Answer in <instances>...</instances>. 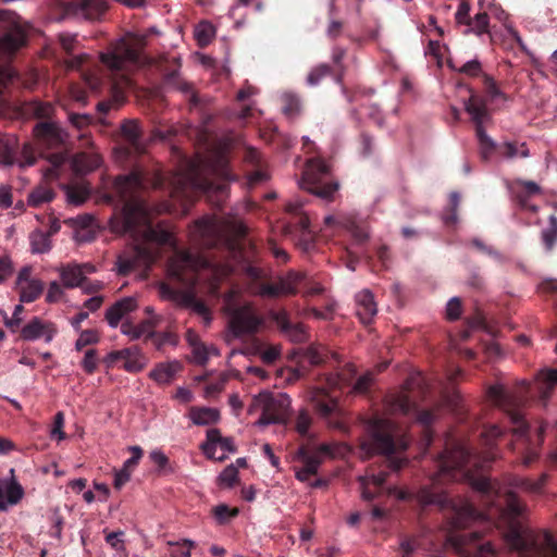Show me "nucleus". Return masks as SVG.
<instances>
[{"instance_id":"f257e3e1","label":"nucleus","mask_w":557,"mask_h":557,"mask_svg":"<svg viewBox=\"0 0 557 557\" xmlns=\"http://www.w3.org/2000/svg\"><path fill=\"white\" fill-rule=\"evenodd\" d=\"M211 188L210 182L200 183L197 177L184 172L165 177L160 171L136 168L128 174L116 176L110 197L117 200L121 212L113 228L129 234L135 242L131 256H119L117 273L125 276L138 267H150L158 259L161 246H174L172 233L160 223H153V210L145 198L149 189H165L174 201L187 209L196 190L208 193Z\"/></svg>"},{"instance_id":"f03ea898","label":"nucleus","mask_w":557,"mask_h":557,"mask_svg":"<svg viewBox=\"0 0 557 557\" xmlns=\"http://www.w3.org/2000/svg\"><path fill=\"white\" fill-rule=\"evenodd\" d=\"M486 506V518L505 528V540L518 557H557V544L547 532L524 528L519 518L524 506L512 490L502 488L497 481L482 476L473 481Z\"/></svg>"},{"instance_id":"7ed1b4c3","label":"nucleus","mask_w":557,"mask_h":557,"mask_svg":"<svg viewBox=\"0 0 557 557\" xmlns=\"http://www.w3.org/2000/svg\"><path fill=\"white\" fill-rule=\"evenodd\" d=\"M481 461V456L467 442L449 438L444 451L438 455L437 471L431 476V484L421 486L417 492L400 491L399 498L416 499L422 506L444 507L448 499L442 484L469 476L472 468L480 467Z\"/></svg>"},{"instance_id":"20e7f679","label":"nucleus","mask_w":557,"mask_h":557,"mask_svg":"<svg viewBox=\"0 0 557 557\" xmlns=\"http://www.w3.org/2000/svg\"><path fill=\"white\" fill-rule=\"evenodd\" d=\"M361 450L367 457L374 454L385 456L386 467L375 472L370 469L364 478H360L361 496L364 500L371 502L376 497V492L370 488L373 485L376 490H381L389 474V471H399L408 460L394 456L398 451L407 448V442L404 437L397 436V426L388 419L375 417L368 423V438L360 445Z\"/></svg>"},{"instance_id":"39448f33","label":"nucleus","mask_w":557,"mask_h":557,"mask_svg":"<svg viewBox=\"0 0 557 557\" xmlns=\"http://www.w3.org/2000/svg\"><path fill=\"white\" fill-rule=\"evenodd\" d=\"M530 385L521 381L516 388H508L504 384H494L487 387L488 400L499 408L512 425V434L516 438L513 449L522 455V463L530 466L539 457L536 447L530 438V425L521 413V407L527 401Z\"/></svg>"},{"instance_id":"423d86ee","label":"nucleus","mask_w":557,"mask_h":557,"mask_svg":"<svg viewBox=\"0 0 557 557\" xmlns=\"http://www.w3.org/2000/svg\"><path fill=\"white\" fill-rule=\"evenodd\" d=\"M34 136L41 148L54 149V152L41 153L50 166L44 170L42 175L46 181H54L60 176V170L69 159L65 143L66 132L53 121H41L35 124L33 128Z\"/></svg>"},{"instance_id":"0eeeda50","label":"nucleus","mask_w":557,"mask_h":557,"mask_svg":"<svg viewBox=\"0 0 557 557\" xmlns=\"http://www.w3.org/2000/svg\"><path fill=\"white\" fill-rule=\"evenodd\" d=\"M424 379L421 374L413 375L405 382V391L396 393L388 398V410L394 414L412 416L424 426V438L429 446L433 441L431 425L435 421V412L429 409H419L410 398L408 392L414 387H422Z\"/></svg>"},{"instance_id":"6e6552de","label":"nucleus","mask_w":557,"mask_h":557,"mask_svg":"<svg viewBox=\"0 0 557 557\" xmlns=\"http://www.w3.org/2000/svg\"><path fill=\"white\" fill-rule=\"evenodd\" d=\"M469 91L470 97L466 101L465 108L475 124L480 158L482 161L488 162L498 152L499 144L491 138L483 127L484 121L488 117L486 100L472 88Z\"/></svg>"},{"instance_id":"1a4fd4ad","label":"nucleus","mask_w":557,"mask_h":557,"mask_svg":"<svg viewBox=\"0 0 557 557\" xmlns=\"http://www.w3.org/2000/svg\"><path fill=\"white\" fill-rule=\"evenodd\" d=\"M299 186L325 201H332L339 187L338 183L331 178L327 164L322 161H314L308 165Z\"/></svg>"},{"instance_id":"9d476101","label":"nucleus","mask_w":557,"mask_h":557,"mask_svg":"<svg viewBox=\"0 0 557 557\" xmlns=\"http://www.w3.org/2000/svg\"><path fill=\"white\" fill-rule=\"evenodd\" d=\"M290 397L287 394L264 397L259 425L286 424L290 416Z\"/></svg>"},{"instance_id":"9b49d317","label":"nucleus","mask_w":557,"mask_h":557,"mask_svg":"<svg viewBox=\"0 0 557 557\" xmlns=\"http://www.w3.org/2000/svg\"><path fill=\"white\" fill-rule=\"evenodd\" d=\"M137 60L138 51L124 39L117 40L108 51L100 53L101 63L111 72H120L126 63H135Z\"/></svg>"},{"instance_id":"f8f14e48","label":"nucleus","mask_w":557,"mask_h":557,"mask_svg":"<svg viewBox=\"0 0 557 557\" xmlns=\"http://www.w3.org/2000/svg\"><path fill=\"white\" fill-rule=\"evenodd\" d=\"M117 361H123L122 368L129 373L140 372L147 363L146 357L137 346L109 352L103 359L108 369H112Z\"/></svg>"},{"instance_id":"ddd939ff","label":"nucleus","mask_w":557,"mask_h":557,"mask_svg":"<svg viewBox=\"0 0 557 557\" xmlns=\"http://www.w3.org/2000/svg\"><path fill=\"white\" fill-rule=\"evenodd\" d=\"M263 319L248 305L237 308L230 321L235 336L252 335L262 326Z\"/></svg>"},{"instance_id":"4468645a","label":"nucleus","mask_w":557,"mask_h":557,"mask_svg":"<svg viewBox=\"0 0 557 557\" xmlns=\"http://www.w3.org/2000/svg\"><path fill=\"white\" fill-rule=\"evenodd\" d=\"M203 262L189 251H177L169 262V272L182 283L193 282L197 268Z\"/></svg>"},{"instance_id":"2eb2a0df","label":"nucleus","mask_w":557,"mask_h":557,"mask_svg":"<svg viewBox=\"0 0 557 557\" xmlns=\"http://www.w3.org/2000/svg\"><path fill=\"white\" fill-rule=\"evenodd\" d=\"M269 317L292 343L301 344L308 341L309 335L305 325L300 322H292L289 313L285 309L271 310Z\"/></svg>"},{"instance_id":"dca6fc26","label":"nucleus","mask_w":557,"mask_h":557,"mask_svg":"<svg viewBox=\"0 0 557 557\" xmlns=\"http://www.w3.org/2000/svg\"><path fill=\"white\" fill-rule=\"evenodd\" d=\"M178 62L177 59H175ZM181 64L177 63L176 67L164 75V84L173 89L180 91L187 100L188 109L190 111L201 109L203 100L199 97L191 83L186 82L178 75Z\"/></svg>"},{"instance_id":"f3484780","label":"nucleus","mask_w":557,"mask_h":557,"mask_svg":"<svg viewBox=\"0 0 557 557\" xmlns=\"http://www.w3.org/2000/svg\"><path fill=\"white\" fill-rule=\"evenodd\" d=\"M507 188L520 208L532 212L537 211V206L529 203V200L532 197L540 195L542 191L541 186L537 183L517 178L509 182L507 184Z\"/></svg>"},{"instance_id":"a211bd4d","label":"nucleus","mask_w":557,"mask_h":557,"mask_svg":"<svg viewBox=\"0 0 557 557\" xmlns=\"http://www.w3.org/2000/svg\"><path fill=\"white\" fill-rule=\"evenodd\" d=\"M57 333L58 329L53 322L44 321L38 317H34L21 329L20 337L27 342L44 338L46 343H50Z\"/></svg>"},{"instance_id":"6ab92c4d","label":"nucleus","mask_w":557,"mask_h":557,"mask_svg":"<svg viewBox=\"0 0 557 557\" xmlns=\"http://www.w3.org/2000/svg\"><path fill=\"white\" fill-rule=\"evenodd\" d=\"M108 5L103 0H75L65 4V11L85 20H99L107 11Z\"/></svg>"},{"instance_id":"aec40b11","label":"nucleus","mask_w":557,"mask_h":557,"mask_svg":"<svg viewBox=\"0 0 557 557\" xmlns=\"http://www.w3.org/2000/svg\"><path fill=\"white\" fill-rule=\"evenodd\" d=\"M111 97L109 99L99 101L97 111L100 114H107L112 108H119L125 100V89L129 85V79L125 75H120L119 78H112L108 83Z\"/></svg>"},{"instance_id":"412c9836","label":"nucleus","mask_w":557,"mask_h":557,"mask_svg":"<svg viewBox=\"0 0 557 557\" xmlns=\"http://www.w3.org/2000/svg\"><path fill=\"white\" fill-rule=\"evenodd\" d=\"M557 386V369L544 368L535 375V388L543 406L547 405L554 388Z\"/></svg>"},{"instance_id":"4be33fe9","label":"nucleus","mask_w":557,"mask_h":557,"mask_svg":"<svg viewBox=\"0 0 557 557\" xmlns=\"http://www.w3.org/2000/svg\"><path fill=\"white\" fill-rule=\"evenodd\" d=\"M25 32L20 27H13L0 37V57H12L26 44Z\"/></svg>"},{"instance_id":"5701e85b","label":"nucleus","mask_w":557,"mask_h":557,"mask_svg":"<svg viewBox=\"0 0 557 557\" xmlns=\"http://www.w3.org/2000/svg\"><path fill=\"white\" fill-rule=\"evenodd\" d=\"M137 301L134 297H124L108 308L106 320L109 325L116 327L122 318L137 308Z\"/></svg>"},{"instance_id":"b1692460","label":"nucleus","mask_w":557,"mask_h":557,"mask_svg":"<svg viewBox=\"0 0 557 557\" xmlns=\"http://www.w3.org/2000/svg\"><path fill=\"white\" fill-rule=\"evenodd\" d=\"M159 321V317H153L146 319L136 325L131 322H124L121 325V332L128 335L132 339H138L141 336H145V342H147L149 341V332L158 325Z\"/></svg>"},{"instance_id":"393cba45","label":"nucleus","mask_w":557,"mask_h":557,"mask_svg":"<svg viewBox=\"0 0 557 557\" xmlns=\"http://www.w3.org/2000/svg\"><path fill=\"white\" fill-rule=\"evenodd\" d=\"M102 159L98 153L79 152L72 160L73 171L77 175H85L97 170L101 165Z\"/></svg>"},{"instance_id":"a878e982","label":"nucleus","mask_w":557,"mask_h":557,"mask_svg":"<svg viewBox=\"0 0 557 557\" xmlns=\"http://www.w3.org/2000/svg\"><path fill=\"white\" fill-rule=\"evenodd\" d=\"M311 400L317 411L323 416L329 417L337 407L335 397L331 396L324 387H318L312 392Z\"/></svg>"},{"instance_id":"bb28decb","label":"nucleus","mask_w":557,"mask_h":557,"mask_svg":"<svg viewBox=\"0 0 557 557\" xmlns=\"http://www.w3.org/2000/svg\"><path fill=\"white\" fill-rule=\"evenodd\" d=\"M356 301L358 317L362 323H370L377 311L372 293L370 290H362L357 295Z\"/></svg>"},{"instance_id":"cd10ccee","label":"nucleus","mask_w":557,"mask_h":557,"mask_svg":"<svg viewBox=\"0 0 557 557\" xmlns=\"http://www.w3.org/2000/svg\"><path fill=\"white\" fill-rule=\"evenodd\" d=\"M182 369L183 366L177 360L161 362L150 372V377L159 384H168Z\"/></svg>"},{"instance_id":"c85d7f7f","label":"nucleus","mask_w":557,"mask_h":557,"mask_svg":"<svg viewBox=\"0 0 557 557\" xmlns=\"http://www.w3.org/2000/svg\"><path fill=\"white\" fill-rule=\"evenodd\" d=\"M324 223L327 226L341 224L342 226H344L345 228H347L350 232L354 239L359 244L367 242L369 238V234H368L367 230L363 226L359 225L352 219L338 220L337 218H335L333 215H327L324 218Z\"/></svg>"},{"instance_id":"c756f323","label":"nucleus","mask_w":557,"mask_h":557,"mask_svg":"<svg viewBox=\"0 0 557 557\" xmlns=\"http://www.w3.org/2000/svg\"><path fill=\"white\" fill-rule=\"evenodd\" d=\"M60 276L65 288L82 286L86 281V276L83 275V267L76 263L61 267Z\"/></svg>"},{"instance_id":"7c9ffc66","label":"nucleus","mask_w":557,"mask_h":557,"mask_svg":"<svg viewBox=\"0 0 557 557\" xmlns=\"http://www.w3.org/2000/svg\"><path fill=\"white\" fill-rule=\"evenodd\" d=\"M548 480L547 473H542L537 480H531L528 478L513 476L510 479L509 485L512 488L530 492V493H541Z\"/></svg>"},{"instance_id":"2f4dec72","label":"nucleus","mask_w":557,"mask_h":557,"mask_svg":"<svg viewBox=\"0 0 557 557\" xmlns=\"http://www.w3.org/2000/svg\"><path fill=\"white\" fill-rule=\"evenodd\" d=\"M304 202L300 200L290 201L286 205V211L293 214V220L289 222L290 226L299 230L301 233L309 231V218L302 212Z\"/></svg>"},{"instance_id":"473e14b6","label":"nucleus","mask_w":557,"mask_h":557,"mask_svg":"<svg viewBox=\"0 0 557 557\" xmlns=\"http://www.w3.org/2000/svg\"><path fill=\"white\" fill-rule=\"evenodd\" d=\"M498 154L507 160H512L516 158L530 157V150L527 143L504 141L499 144Z\"/></svg>"},{"instance_id":"72a5a7b5","label":"nucleus","mask_w":557,"mask_h":557,"mask_svg":"<svg viewBox=\"0 0 557 557\" xmlns=\"http://www.w3.org/2000/svg\"><path fill=\"white\" fill-rule=\"evenodd\" d=\"M305 356L312 366H321L325 363L330 357L338 361L335 352H331L325 346L320 344L310 345L306 349Z\"/></svg>"},{"instance_id":"f704fd0d","label":"nucleus","mask_w":557,"mask_h":557,"mask_svg":"<svg viewBox=\"0 0 557 557\" xmlns=\"http://www.w3.org/2000/svg\"><path fill=\"white\" fill-rule=\"evenodd\" d=\"M357 375V368L352 363H347L339 373L327 379V383L332 388H342L343 386L352 385V381Z\"/></svg>"},{"instance_id":"c9c22d12","label":"nucleus","mask_w":557,"mask_h":557,"mask_svg":"<svg viewBox=\"0 0 557 557\" xmlns=\"http://www.w3.org/2000/svg\"><path fill=\"white\" fill-rule=\"evenodd\" d=\"M190 418L197 425H209L218 422L220 419V413L214 408L194 407L190 409Z\"/></svg>"},{"instance_id":"e433bc0d","label":"nucleus","mask_w":557,"mask_h":557,"mask_svg":"<svg viewBox=\"0 0 557 557\" xmlns=\"http://www.w3.org/2000/svg\"><path fill=\"white\" fill-rule=\"evenodd\" d=\"M11 479L3 490L5 504L16 505L24 496L23 486L16 481L14 476V469L10 470Z\"/></svg>"},{"instance_id":"4c0bfd02","label":"nucleus","mask_w":557,"mask_h":557,"mask_svg":"<svg viewBox=\"0 0 557 557\" xmlns=\"http://www.w3.org/2000/svg\"><path fill=\"white\" fill-rule=\"evenodd\" d=\"M45 288V284L40 280L33 278L28 284L21 286L20 300L21 302H33L37 300Z\"/></svg>"},{"instance_id":"58836bf2","label":"nucleus","mask_w":557,"mask_h":557,"mask_svg":"<svg viewBox=\"0 0 557 557\" xmlns=\"http://www.w3.org/2000/svg\"><path fill=\"white\" fill-rule=\"evenodd\" d=\"M297 458L309 469V472L318 473V469L323 459L318 453L310 450L307 446H300L297 451Z\"/></svg>"},{"instance_id":"ea45409f","label":"nucleus","mask_w":557,"mask_h":557,"mask_svg":"<svg viewBox=\"0 0 557 557\" xmlns=\"http://www.w3.org/2000/svg\"><path fill=\"white\" fill-rule=\"evenodd\" d=\"M468 28L465 30V34H475L481 36L483 34H487L490 32V17L486 12H479L475 16L470 20V23L467 24Z\"/></svg>"},{"instance_id":"a19ab883","label":"nucleus","mask_w":557,"mask_h":557,"mask_svg":"<svg viewBox=\"0 0 557 557\" xmlns=\"http://www.w3.org/2000/svg\"><path fill=\"white\" fill-rule=\"evenodd\" d=\"M32 252L45 253L51 249V240L49 234L36 230L29 236Z\"/></svg>"},{"instance_id":"79ce46f5","label":"nucleus","mask_w":557,"mask_h":557,"mask_svg":"<svg viewBox=\"0 0 557 557\" xmlns=\"http://www.w3.org/2000/svg\"><path fill=\"white\" fill-rule=\"evenodd\" d=\"M149 339L158 350H161L165 345L176 346L178 336L172 331L156 332L154 329L149 332Z\"/></svg>"},{"instance_id":"37998d69","label":"nucleus","mask_w":557,"mask_h":557,"mask_svg":"<svg viewBox=\"0 0 557 557\" xmlns=\"http://www.w3.org/2000/svg\"><path fill=\"white\" fill-rule=\"evenodd\" d=\"M54 198V191L47 186H38L28 195V205L38 207L42 203L50 202Z\"/></svg>"},{"instance_id":"c03bdc74","label":"nucleus","mask_w":557,"mask_h":557,"mask_svg":"<svg viewBox=\"0 0 557 557\" xmlns=\"http://www.w3.org/2000/svg\"><path fill=\"white\" fill-rule=\"evenodd\" d=\"M16 151L11 139L0 134V162L12 165L16 161Z\"/></svg>"},{"instance_id":"a18cd8bd","label":"nucleus","mask_w":557,"mask_h":557,"mask_svg":"<svg viewBox=\"0 0 557 557\" xmlns=\"http://www.w3.org/2000/svg\"><path fill=\"white\" fill-rule=\"evenodd\" d=\"M542 242L547 251H552L557 243V216L552 214L548 220V227L542 231Z\"/></svg>"},{"instance_id":"49530a36","label":"nucleus","mask_w":557,"mask_h":557,"mask_svg":"<svg viewBox=\"0 0 557 557\" xmlns=\"http://www.w3.org/2000/svg\"><path fill=\"white\" fill-rule=\"evenodd\" d=\"M451 69L459 74H463L468 77H480L483 79L484 75H487L485 72H483L482 64L478 59L470 60L462 64L460 67L451 66Z\"/></svg>"},{"instance_id":"de8ad7c7","label":"nucleus","mask_w":557,"mask_h":557,"mask_svg":"<svg viewBox=\"0 0 557 557\" xmlns=\"http://www.w3.org/2000/svg\"><path fill=\"white\" fill-rule=\"evenodd\" d=\"M29 111L35 115V117L50 121V119L54 114V107L50 102L42 101H32L29 103Z\"/></svg>"},{"instance_id":"09e8293b","label":"nucleus","mask_w":557,"mask_h":557,"mask_svg":"<svg viewBox=\"0 0 557 557\" xmlns=\"http://www.w3.org/2000/svg\"><path fill=\"white\" fill-rule=\"evenodd\" d=\"M195 543L190 540H183L180 543H169L164 557H190V549Z\"/></svg>"},{"instance_id":"8fccbe9b","label":"nucleus","mask_w":557,"mask_h":557,"mask_svg":"<svg viewBox=\"0 0 557 557\" xmlns=\"http://www.w3.org/2000/svg\"><path fill=\"white\" fill-rule=\"evenodd\" d=\"M121 133L125 140H127L131 145H138V141L140 139V128L136 121H124V123L121 126Z\"/></svg>"},{"instance_id":"3c124183","label":"nucleus","mask_w":557,"mask_h":557,"mask_svg":"<svg viewBox=\"0 0 557 557\" xmlns=\"http://www.w3.org/2000/svg\"><path fill=\"white\" fill-rule=\"evenodd\" d=\"M304 275L298 272H288L280 282L284 288L285 295H295L298 290V285L302 282Z\"/></svg>"},{"instance_id":"603ef678","label":"nucleus","mask_w":557,"mask_h":557,"mask_svg":"<svg viewBox=\"0 0 557 557\" xmlns=\"http://www.w3.org/2000/svg\"><path fill=\"white\" fill-rule=\"evenodd\" d=\"M482 85L484 91L488 99L493 101L496 98H502L503 100H507V96L499 89L497 83L491 75H484L482 79Z\"/></svg>"},{"instance_id":"864d4df0","label":"nucleus","mask_w":557,"mask_h":557,"mask_svg":"<svg viewBox=\"0 0 557 557\" xmlns=\"http://www.w3.org/2000/svg\"><path fill=\"white\" fill-rule=\"evenodd\" d=\"M332 74V67L329 64L322 63L313 67L307 76V84L309 86H317L320 82Z\"/></svg>"},{"instance_id":"5fc2aeb1","label":"nucleus","mask_w":557,"mask_h":557,"mask_svg":"<svg viewBox=\"0 0 557 557\" xmlns=\"http://www.w3.org/2000/svg\"><path fill=\"white\" fill-rule=\"evenodd\" d=\"M212 511L219 524H225L238 515L237 508H230L225 504L215 506Z\"/></svg>"},{"instance_id":"6e6d98bb","label":"nucleus","mask_w":557,"mask_h":557,"mask_svg":"<svg viewBox=\"0 0 557 557\" xmlns=\"http://www.w3.org/2000/svg\"><path fill=\"white\" fill-rule=\"evenodd\" d=\"M188 341L193 347V355H194L195 361L200 366H205L209 359V354H210L209 349L207 348V346L205 344H202L196 339H193L190 334L188 335Z\"/></svg>"},{"instance_id":"4d7b16f0","label":"nucleus","mask_w":557,"mask_h":557,"mask_svg":"<svg viewBox=\"0 0 557 557\" xmlns=\"http://www.w3.org/2000/svg\"><path fill=\"white\" fill-rule=\"evenodd\" d=\"M99 341H100V336L96 330L81 331L79 337L75 342V349L77 351H81L86 346L97 344Z\"/></svg>"},{"instance_id":"13d9d810","label":"nucleus","mask_w":557,"mask_h":557,"mask_svg":"<svg viewBox=\"0 0 557 557\" xmlns=\"http://www.w3.org/2000/svg\"><path fill=\"white\" fill-rule=\"evenodd\" d=\"M24 311L23 305H17L14 308L13 314L11 318L8 317V314L4 311H0L3 317L4 325L11 331L16 332L20 329L22 318L20 317L21 313Z\"/></svg>"},{"instance_id":"bf43d9fd","label":"nucleus","mask_w":557,"mask_h":557,"mask_svg":"<svg viewBox=\"0 0 557 557\" xmlns=\"http://www.w3.org/2000/svg\"><path fill=\"white\" fill-rule=\"evenodd\" d=\"M260 295L263 297L276 298L286 296L280 280L275 283H264L260 286Z\"/></svg>"},{"instance_id":"052dcab7","label":"nucleus","mask_w":557,"mask_h":557,"mask_svg":"<svg viewBox=\"0 0 557 557\" xmlns=\"http://www.w3.org/2000/svg\"><path fill=\"white\" fill-rule=\"evenodd\" d=\"M98 354L96 349H88L85 351L84 359L82 360V368L88 374H92L97 370Z\"/></svg>"},{"instance_id":"680f3d73","label":"nucleus","mask_w":557,"mask_h":557,"mask_svg":"<svg viewBox=\"0 0 557 557\" xmlns=\"http://www.w3.org/2000/svg\"><path fill=\"white\" fill-rule=\"evenodd\" d=\"M223 436L221 435V432L220 430L218 429H209L207 431V441L208 443L206 445H203V451L207 454V455H211L213 454V450L215 448V445L221 443Z\"/></svg>"},{"instance_id":"e2e57ef3","label":"nucleus","mask_w":557,"mask_h":557,"mask_svg":"<svg viewBox=\"0 0 557 557\" xmlns=\"http://www.w3.org/2000/svg\"><path fill=\"white\" fill-rule=\"evenodd\" d=\"M372 382L373 374L372 372L368 371L356 380V382L352 384V391L357 394H364L369 391Z\"/></svg>"},{"instance_id":"0e129e2a","label":"nucleus","mask_w":557,"mask_h":557,"mask_svg":"<svg viewBox=\"0 0 557 557\" xmlns=\"http://www.w3.org/2000/svg\"><path fill=\"white\" fill-rule=\"evenodd\" d=\"M470 10L471 7L469 2L461 1L458 5V9L455 13V21L459 25H467L470 23L471 16H470Z\"/></svg>"},{"instance_id":"69168bd1","label":"nucleus","mask_w":557,"mask_h":557,"mask_svg":"<svg viewBox=\"0 0 557 557\" xmlns=\"http://www.w3.org/2000/svg\"><path fill=\"white\" fill-rule=\"evenodd\" d=\"M504 434V429L496 424L488 425L483 430L481 435L487 446H492V443Z\"/></svg>"},{"instance_id":"338daca9","label":"nucleus","mask_w":557,"mask_h":557,"mask_svg":"<svg viewBox=\"0 0 557 557\" xmlns=\"http://www.w3.org/2000/svg\"><path fill=\"white\" fill-rule=\"evenodd\" d=\"M66 196L70 203L79 206L85 202V200L88 197V194L81 188L67 187Z\"/></svg>"},{"instance_id":"774afa93","label":"nucleus","mask_w":557,"mask_h":557,"mask_svg":"<svg viewBox=\"0 0 557 557\" xmlns=\"http://www.w3.org/2000/svg\"><path fill=\"white\" fill-rule=\"evenodd\" d=\"M59 42L66 54L71 55L77 44L76 35L62 33L58 36Z\"/></svg>"}]
</instances>
